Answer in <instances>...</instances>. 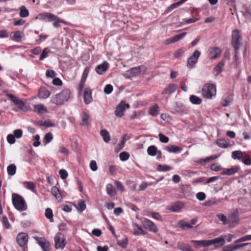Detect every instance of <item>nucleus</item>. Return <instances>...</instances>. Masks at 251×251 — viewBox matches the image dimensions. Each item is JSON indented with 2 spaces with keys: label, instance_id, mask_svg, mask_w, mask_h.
Here are the masks:
<instances>
[{
  "label": "nucleus",
  "instance_id": "f257e3e1",
  "mask_svg": "<svg viewBox=\"0 0 251 251\" xmlns=\"http://www.w3.org/2000/svg\"><path fill=\"white\" fill-rule=\"evenodd\" d=\"M12 202L15 208L20 212L27 209V205L23 197L17 193L12 195Z\"/></svg>",
  "mask_w": 251,
  "mask_h": 251
},
{
  "label": "nucleus",
  "instance_id": "f03ea898",
  "mask_svg": "<svg viewBox=\"0 0 251 251\" xmlns=\"http://www.w3.org/2000/svg\"><path fill=\"white\" fill-rule=\"evenodd\" d=\"M71 92L69 89H65L51 98V102L56 105H61L64 101H68L70 97Z\"/></svg>",
  "mask_w": 251,
  "mask_h": 251
},
{
  "label": "nucleus",
  "instance_id": "7ed1b4c3",
  "mask_svg": "<svg viewBox=\"0 0 251 251\" xmlns=\"http://www.w3.org/2000/svg\"><path fill=\"white\" fill-rule=\"evenodd\" d=\"M216 94V86L213 84H205L202 89V95L205 99H211Z\"/></svg>",
  "mask_w": 251,
  "mask_h": 251
},
{
  "label": "nucleus",
  "instance_id": "20e7f679",
  "mask_svg": "<svg viewBox=\"0 0 251 251\" xmlns=\"http://www.w3.org/2000/svg\"><path fill=\"white\" fill-rule=\"evenodd\" d=\"M54 240L56 249L63 250L64 248L66 242L64 235L62 233H57L54 237Z\"/></svg>",
  "mask_w": 251,
  "mask_h": 251
},
{
  "label": "nucleus",
  "instance_id": "39448f33",
  "mask_svg": "<svg viewBox=\"0 0 251 251\" xmlns=\"http://www.w3.org/2000/svg\"><path fill=\"white\" fill-rule=\"evenodd\" d=\"M241 38L240 31L238 29L234 30L232 33V45L236 51H237L241 46Z\"/></svg>",
  "mask_w": 251,
  "mask_h": 251
},
{
  "label": "nucleus",
  "instance_id": "423d86ee",
  "mask_svg": "<svg viewBox=\"0 0 251 251\" xmlns=\"http://www.w3.org/2000/svg\"><path fill=\"white\" fill-rule=\"evenodd\" d=\"M6 96L8 97L20 110L25 111L26 109V106L22 100L11 94L7 93L6 94Z\"/></svg>",
  "mask_w": 251,
  "mask_h": 251
},
{
  "label": "nucleus",
  "instance_id": "0eeeda50",
  "mask_svg": "<svg viewBox=\"0 0 251 251\" xmlns=\"http://www.w3.org/2000/svg\"><path fill=\"white\" fill-rule=\"evenodd\" d=\"M201 55V52L198 50H196L190 56L187 61V66L188 68L192 69L195 67V64L198 62V59Z\"/></svg>",
  "mask_w": 251,
  "mask_h": 251
},
{
  "label": "nucleus",
  "instance_id": "6e6552de",
  "mask_svg": "<svg viewBox=\"0 0 251 251\" xmlns=\"http://www.w3.org/2000/svg\"><path fill=\"white\" fill-rule=\"evenodd\" d=\"M37 244L41 247L43 251H50V242L44 237L35 236L33 237Z\"/></svg>",
  "mask_w": 251,
  "mask_h": 251
},
{
  "label": "nucleus",
  "instance_id": "1a4fd4ad",
  "mask_svg": "<svg viewBox=\"0 0 251 251\" xmlns=\"http://www.w3.org/2000/svg\"><path fill=\"white\" fill-rule=\"evenodd\" d=\"M129 105L125 101H122L117 106L115 111V115L118 117H122L125 113L126 109L128 108Z\"/></svg>",
  "mask_w": 251,
  "mask_h": 251
},
{
  "label": "nucleus",
  "instance_id": "9d476101",
  "mask_svg": "<svg viewBox=\"0 0 251 251\" xmlns=\"http://www.w3.org/2000/svg\"><path fill=\"white\" fill-rule=\"evenodd\" d=\"M221 50L219 47H210L208 49L207 54L211 59H214L219 57L221 55Z\"/></svg>",
  "mask_w": 251,
  "mask_h": 251
},
{
  "label": "nucleus",
  "instance_id": "9b49d317",
  "mask_svg": "<svg viewBox=\"0 0 251 251\" xmlns=\"http://www.w3.org/2000/svg\"><path fill=\"white\" fill-rule=\"evenodd\" d=\"M28 238V237L26 233L21 232L18 234L16 241L20 247L25 248L27 247Z\"/></svg>",
  "mask_w": 251,
  "mask_h": 251
},
{
  "label": "nucleus",
  "instance_id": "f8f14e48",
  "mask_svg": "<svg viewBox=\"0 0 251 251\" xmlns=\"http://www.w3.org/2000/svg\"><path fill=\"white\" fill-rule=\"evenodd\" d=\"M173 113L178 114L180 115L187 114L189 113L188 109L182 104L179 102H176V106L174 107Z\"/></svg>",
  "mask_w": 251,
  "mask_h": 251
},
{
  "label": "nucleus",
  "instance_id": "ddd939ff",
  "mask_svg": "<svg viewBox=\"0 0 251 251\" xmlns=\"http://www.w3.org/2000/svg\"><path fill=\"white\" fill-rule=\"evenodd\" d=\"M143 224L146 228L150 231L156 233L158 231V228L156 225L151 220L145 219L143 221Z\"/></svg>",
  "mask_w": 251,
  "mask_h": 251
},
{
  "label": "nucleus",
  "instance_id": "4468645a",
  "mask_svg": "<svg viewBox=\"0 0 251 251\" xmlns=\"http://www.w3.org/2000/svg\"><path fill=\"white\" fill-rule=\"evenodd\" d=\"M39 18L43 21L46 22H50L55 20L57 18L56 15L49 12H44L41 13L39 15Z\"/></svg>",
  "mask_w": 251,
  "mask_h": 251
},
{
  "label": "nucleus",
  "instance_id": "2eb2a0df",
  "mask_svg": "<svg viewBox=\"0 0 251 251\" xmlns=\"http://www.w3.org/2000/svg\"><path fill=\"white\" fill-rule=\"evenodd\" d=\"M249 245V243H243L240 245L233 246L232 245H228L224 246L223 248V251H235Z\"/></svg>",
  "mask_w": 251,
  "mask_h": 251
},
{
  "label": "nucleus",
  "instance_id": "dca6fc26",
  "mask_svg": "<svg viewBox=\"0 0 251 251\" xmlns=\"http://www.w3.org/2000/svg\"><path fill=\"white\" fill-rule=\"evenodd\" d=\"M109 64L107 61H103L100 65H98L95 70L99 75H102L108 69Z\"/></svg>",
  "mask_w": 251,
  "mask_h": 251
},
{
  "label": "nucleus",
  "instance_id": "f3484780",
  "mask_svg": "<svg viewBox=\"0 0 251 251\" xmlns=\"http://www.w3.org/2000/svg\"><path fill=\"white\" fill-rule=\"evenodd\" d=\"M184 204L183 203L181 202H177L170 205L167 208V209L174 212H178L181 210Z\"/></svg>",
  "mask_w": 251,
  "mask_h": 251
},
{
  "label": "nucleus",
  "instance_id": "a211bd4d",
  "mask_svg": "<svg viewBox=\"0 0 251 251\" xmlns=\"http://www.w3.org/2000/svg\"><path fill=\"white\" fill-rule=\"evenodd\" d=\"M177 88V85L175 84H170L166 87H165L162 94L170 95L175 92Z\"/></svg>",
  "mask_w": 251,
  "mask_h": 251
},
{
  "label": "nucleus",
  "instance_id": "6ab92c4d",
  "mask_svg": "<svg viewBox=\"0 0 251 251\" xmlns=\"http://www.w3.org/2000/svg\"><path fill=\"white\" fill-rule=\"evenodd\" d=\"M50 95V92L45 87H41L38 92V97L41 99H46Z\"/></svg>",
  "mask_w": 251,
  "mask_h": 251
},
{
  "label": "nucleus",
  "instance_id": "aec40b11",
  "mask_svg": "<svg viewBox=\"0 0 251 251\" xmlns=\"http://www.w3.org/2000/svg\"><path fill=\"white\" fill-rule=\"evenodd\" d=\"M84 102L86 104L90 103L92 101V92L90 89L86 88L84 91Z\"/></svg>",
  "mask_w": 251,
  "mask_h": 251
},
{
  "label": "nucleus",
  "instance_id": "412c9836",
  "mask_svg": "<svg viewBox=\"0 0 251 251\" xmlns=\"http://www.w3.org/2000/svg\"><path fill=\"white\" fill-rule=\"evenodd\" d=\"M190 242L196 247L209 246L208 240H191Z\"/></svg>",
  "mask_w": 251,
  "mask_h": 251
},
{
  "label": "nucleus",
  "instance_id": "4be33fe9",
  "mask_svg": "<svg viewBox=\"0 0 251 251\" xmlns=\"http://www.w3.org/2000/svg\"><path fill=\"white\" fill-rule=\"evenodd\" d=\"M165 150L169 152L174 153H180L182 151V149L180 147L176 145L167 146L165 147Z\"/></svg>",
  "mask_w": 251,
  "mask_h": 251
},
{
  "label": "nucleus",
  "instance_id": "5701e85b",
  "mask_svg": "<svg viewBox=\"0 0 251 251\" xmlns=\"http://www.w3.org/2000/svg\"><path fill=\"white\" fill-rule=\"evenodd\" d=\"M142 70L144 71L146 70V68L144 66L132 68L129 71L131 75L132 76H135L139 75Z\"/></svg>",
  "mask_w": 251,
  "mask_h": 251
},
{
  "label": "nucleus",
  "instance_id": "b1692460",
  "mask_svg": "<svg viewBox=\"0 0 251 251\" xmlns=\"http://www.w3.org/2000/svg\"><path fill=\"white\" fill-rule=\"evenodd\" d=\"M186 34L187 33L185 32L173 36V37L167 40L168 42L167 44L174 43L179 41L180 40L183 39L185 36Z\"/></svg>",
  "mask_w": 251,
  "mask_h": 251
},
{
  "label": "nucleus",
  "instance_id": "393cba45",
  "mask_svg": "<svg viewBox=\"0 0 251 251\" xmlns=\"http://www.w3.org/2000/svg\"><path fill=\"white\" fill-rule=\"evenodd\" d=\"M81 125L83 126H88L90 125L89 119L90 117L88 113L85 112H83L81 114Z\"/></svg>",
  "mask_w": 251,
  "mask_h": 251
},
{
  "label": "nucleus",
  "instance_id": "a878e982",
  "mask_svg": "<svg viewBox=\"0 0 251 251\" xmlns=\"http://www.w3.org/2000/svg\"><path fill=\"white\" fill-rule=\"evenodd\" d=\"M208 241L209 246L212 245H216L218 244H220L221 246H223L225 244V240L223 236L216 238L212 240H209Z\"/></svg>",
  "mask_w": 251,
  "mask_h": 251
},
{
  "label": "nucleus",
  "instance_id": "bb28decb",
  "mask_svg": "<svg viewBox=\"0 0 251 251\" xmlns=\"http://www.w3.org/2000/svg\"><path fill=\"white\" fill-rule=\"evenodd\" d=\"M51 192L52 195L54 196L58 201H61L62 200V197L59 190L56 186H54L51 188Z\"/></svg>",
  "mask_w": 251,
  "mask_h": 251
},
{
  "label": "nucleus",
  "instance_id": "cd10ccee",
  "mask_svg": "<svg viewBox=\"0 0 251 251\" xmlns=\"http://www.w3.org/2000/svg\"><path fill=\"white\" fill-rule=\"evenodd\" d=\"M239 169H240V167L239 166L227 169L226 170L224 171L221 173V174L223 175L230 176V175L235 174L236 173H237L238 172V171Z\"/></svg>",
  "mask_w": 251,
  "mask_h": 251
},
{
  "label": "nucleus",
  "instance_id": "c85d7f7f",
  "mask_svg": "<svg viewBox=\"0 0 251 251\" xmlns=\"http://www.w3.org/2000/svg\"><path fill=\"white\" fill-rule=\"evenodd\" d=\"M232 99L229 95H225L223 96L221 103L223 106L226 107L229 105L231 102Z\"/></svg>",
  "mask_w": 251,
  "mask_h": 251
},
{
  "label": "nucleus",
  "instance_id": "c756f323",
  "mask_svg": "<svg viewBox=\"0 0 251 251\" xmlns=\"http://www.w3.org/2000/svg\"><path fill=\"white\" fill-rule=\"evenodd\" d=\"M217 145L220 148L226 149L230 146L229 143H228L225 139H219L216 141Z\"/></svg>",
  "mask_w": 251,
  "mask_h": 251
},
{
  "label": "nucleus",
  "instance_id": "7c9ffc66",
  "mask_svg": "<svg viewBox=\"0 0 251 251\" xmlns=\"http://www.w3.org/2000/svg\"><path fill=\"white\" fill-rule=\"evenodd\" d=\"M34 110L38 114H42L45 112H47V109L43 104H36L34 106Z\"/></svg>",
  "mask_w": 251,
  "mask_h": 251
},
{
  "label": "nucleus",
  "instance_id": "2f4dec72",
  "mask_svg": "<svg viewBox=\"0 0 251 251\" xmlns=\"http://www.w3.org/2000/svg\"><path fill=\"white\" fill-rule=\"evenodd\" d=\"M21 33L19 31H17L15 32H12L11 33V39L17 42H19L22 40V36L21 35Z\"/></svg>",
  "mask_w": 251,
  "mask_h": 251
},
{
  "label": "nucleus",
  "instance_id": "473e14b6",
  "mask_svg": "<svg viewBox=\"0 0 251 251\" xmlns=\"http://www.w3.org/2000/svg\"><path fill=\"white\" fill-rule=\"evenodd\" d=\"M106 192L108 195H109L110 196H114L115 195H116V189L111 184H107L106 185Z\"/></svg>",
  "mask_w": 251,
  "mask_h": 251
},
{
  "label": "nucleus",
  "instance_id": "72a5a7b5",
  "mask_svg": "<svg viewBox=\"0 0 251 251\" xmlns=\"http://www.w3.org/2000/svg\"><path fill=\"white\" fill-rule=\"evenodd\" d=\"M217 158V156L213 155L209 157H207L205 158H201L199 160H194V161L199 164H202L206 162H209Z\"/></svg>",
  "mask_w": 251,
  "mask_h": 251
},
{
  "label": "nucleus",
  "instance_id": "f704fd0d",
  "mask_svg": "<svg viewBox=\"0 0 251 251\" xmlns=\"http://www.w3.org/2000/svg\"><path fill=\"white\" fill-rule=\"evenodd\" d=\"M100 134L105 143H108L110 140L109 133L107 130L102 129L100 130Z\"/></svg>",
  "mask_w": 251,
  "mask_h": 251
},
{
  "label": "nucleus",
  "instance_id": "c9c22d12",
  "mask_svg": "<svg viewBox=\"0 0 251 251\" xmlns=\"http://www.w3.org/2000/svg\"><path fill=\"white\" fill-rule=\"evenodd\" d=\"M225 63V61L224 60H222L214 68V72H216L215 75L216 76L222 71Z\"/></svg>",
  "mask_w": 251,
  "mask_h": 251
},
{
  "label": "nucleus",
  "instance_id": "e433bc0d",
  "mask_svg": "<svg viewBox=\"0 0 251 251\" xmlns=\"http://www.w3.org/2000/svg\"><path fill=\"white\" fill-rule=\"evenodd\" d=\"M149 113L153 117L157 116L159 114V106L157 104H155L150 107Z\"/></svg>",
  "mask_w": 251,
  "mask_h": 251
},
{
  "label": "nucleus",
  "instance_id": "4c0bfd02",
  "mask_svg": "<svg viewBox=\"0 0 251 251\" xmlns=\"http://www.w3.org/2000/svg\"><path fill=\"white\" fill-rule=\"evenodd\" d=\"M147 152L149 155L154 156L157 152V148L154 145L150 146L148 148Z\"/></svg>",
  "mask_w": 251,
  "mask_h": 251
},
{
  "label": "nucleus",
  "instance_id": "58836bf2",
  "mask_svg": "<svg viewBox=\"0 0 251 251\" xmlns=\"http://www.w3.org/2000/svg\"><path fill=\"white\" fill-rule=\"evenodd\" d=\"M24 186L33 192H36L35 185L31 181H25L24 182Z\"/></svg>",
  "mask_w": 251,
  "mask_h": 251
},
{
  "label": "nucleus",
  "instance_id": "ea45409f",
  "mask_svg": "<svg viewBox=\"0 0 251 251\" xmlns=\"http://www.w3.org/2000/svg\"><path fill=\"white\" fill-rule=\"evenodd\" d=\"M19 15L22 18H26L28 16V10L25 6H22L20 7Z\"/></svg>",
  "mask_w": 251,
  "mask_h": 251
},
{
  "label": "nucleus",
  "instance_id": "a19ab883",
  "mask_svg": "<svg viewBox=\"0 0 251 251\" xmlns=\"http://www.w3.org/2000/svg\"><path fill=\"white\" fill-rule=\"evenodd\" d=\"M190 101L193 104H200L201 102L200 98L195 95H191L189 98Z\"/></svg>",
  "mask_w": 251,
  "mask_h": 251
},
{
  "label": "nucleus",
  "instance_id": "79ce46f5",
  "mask_svg": "<svg viewBox=\"0 0 251 251\" xmlns=\"http://www.w3.org/2000/svg\"><path fill=\"white\" fill-rule=\"evenodd\" d=\"M52 139H53V136L51 133L49 132V133H47L45 135V136L43 138V142L44 145L46 146L48 144L50 143L52 141Z\"/></svg>",
  "mask_w": 251,
  "mask_h": 251
},
{
  "label": "nucleus",
  "instance_id": "37998d69",
  "mask_svg": "<svg viewBox=\"0 0 251 251\" xmlns=\"http://www.w3.org/2000/svg\"><path fill=\"white\" fill-rule=\"evenodd\" d=\"M7 173L9 176H13L16 171V166L15 164H11L7 168Z\"/></svg>",
  "mask_w": 251,
  "mask_h": 251
},
{
  "label": "nucleus",
  "instance_id": "c03bdc74",
  "mask_svg": "<svg viewBox=\"0 0 251 251\" xmlns=\"http://www.w3.org/2000/svg\"><path fill=\"white\" fill-rule=\"evenodd\" d=\"M243 157V152L241 151H235L232 152V158L234 159H240Z\"/></svg>",
  "mask_w": 251,
  "mask_h": 251
},
{
  "label": "nucleus",
  "instance_id": "a18cd8bd",
  "mask_svg": "<svg viewBox=\"0 0 251 251\" xmlns=\"http://www.w3.org/2000/svg\"><path fill=\"white\" fill-rule=\"evenodd\" d=\"M45 215L46 217L50 220V222H52L53 221L52 210L51 208H47L45 210Z\"/></svg>",
  "mask_w": 251,
  "mask_h": 251
},
{
  "label": "nucleus",
  "instance_id": "49530a36",
  "mask_svg": "<svg viewBox=\"0 0 251 251\" xmlns=\"http://www.w3.org/2000/svg\"><path fill=\"white\" fill-rule=\"evenodd\" d=\"M172 169L171 167L166 165H159L157 167V170L159 172H166Z\"/></svg>",
  "mask_w": 251,
  "mask_h": 251
},
{
  "label": "nucleus",
  "instance_id": "de8ad7c7",
  "mask_svg": "<svg viewBox=\"0 0 251 251\" xmlns=\"http://www.w3.org/2000/svg\"><path fill=\"white\" fill-rule=\"evenodd\" d=\"M117 244L122 248H126L127 245V239L125 237L122 240H118Z\"/></svg>",
  "mask_w": 251,
  "mask_h": 251
},
{
  "label": "nucleus",
  "instance_id": "09e8293b",
  "mask_svg": "<svg viewBox=\"0 0 251 251\" xmlns=\"http://www.w3.org/2000/svg\"><path fill=\"white\" fill-rule=\"evenodd\" d=\"M179 225L182 229H189L192 227V226L188 222H180Z\"/></svg>",
  "mask_w": 251,
  "mask_h": 251
},
{
  "label": "nucleus",
  "instance_id": "8fccbe9b",
  "mask_svg": "<svg viewBox=\"0 0 251 251\" xmlns=\"http://www.w3.org/2000/svg\"><path fill=\"white\" fill-rule=\"evenodd\" d=\"M50 52V50L48 48L44 49L40 55V56L39 57V60H43L44 59H45L46 57H47Z\"/></svg>",
  "mask_w": 251,
  "mask_h": 251
},
{
  "label": "nucleus",
  "instance_id": "3c124183",
  "mask_svg": "<svg viewBox=\"0 0 251 251\" xmlns=\"http://www.w3.org/2000/svg\"><path fill=\"white\" fill-rule=\"evenodd\" d=\"M249 240H251V235H246L244 236H243L239 238L238 239L235 240L234 242L237 243Z\"/></svg>",
  "mask_w": 251,
  "mask_h": 251
},
{
  "label": "nucleus",
  "instance_id": "603ef678",
  "mask_svg": "<svg viewBox=\"0 0 251 251\" xmlns=\"http://www.w3.org/2000/svg\"><path fill=\"white\" fill-rule=\"evenodd\" d=\"M48 36L47 34H40L39 36V38L36 40V44L37 45L40 44L41 43L44 42L47 39Z\"/></svg>",
  "mask_w": 251,
  "mask_h": 251
},
{
  "label": "nucleus",
  "instance_id": "864d4df0",
  "mask_svg": "<svg viewBox=\"0 0 251 251\" xmlns=\"http://www.w3.org/2000/svg\"><path fill=\"white\" fill-rule=\"evenodd\" d=\"M119 157L121 161H125L129 158V155L127 152L124 151L120 153Z\"/></svg>",
  "mask_w": 251,
  "mask_h": 251
},
{
  "label": "nucleus",
  "instance_id": "5fc2aeb1",
  "mask_svg": "<svg viewBox=\"0 0 251 251\" xmlns=\"http://www.w3.org/2000/svg\"><path fill=\"white\" fill-rule=\"evenodd\" d=\"M113 89V86L111 84H107L104 87V92L109 95L112 93Z\"/></svg>",
  "mask_w": 251,
  "mask_h": 251
},
{
  "label": "nucleus",
  "instance_id": "6e6d98bb",
  "mask_svg": "<svg viewBox=\"0 0 251 251\" xmlns=\"http://www.w3.org/2000/svg\"><path fill=\"white\" fill-rule=\"evenodd\" d=\"M56 75V73L51 70H47L46 72V76L51 78H54Z\"/></svg>",
  "mask_w": 251,
  "mask_h": 251
},
{
  "label": "nucleus",
  "instance_id": "4d7b16f0",
  "mask_svg": "<svg viewBox=\"0 0 251 251\" xmlns=\"http://www.w3.org/2000/svg\"><path fill=\"white\" fill-rule=\"evenodd\" d=\"M158 136L160 141L162 143H168L169 140V139L168 137L162 133H159Z\"/></svg>",
  "mask_w": 251,
  "mask_h": 251
},
{
  "label": "nucleus",
  "instance_id": "13d9d810",
  "mask_svg": "<svg viewBox=\"0 0 251 251\" xmlns=\"http://www.w3.org/2000/svg\"><path fill=\"white\" fill-rule=\"evenodd\" d=\"M180 5V4L179 1H177L176 3H173L172 4H171L170 6H169L167 8V9L166 10V12H169L171 11L172 10H173L174 9L178 7Z\"/></svg>",
  "mask_w": 251,
  "mask_h": 251
},
{
  "label": "nucleus",
  "instance_id": "bf43d9fd",
  "mask_svg": "<svg viewBox=\"0 0 251 251\" xmlns=\"http://www.w3.org/2000/svg\"><path fill=\"white\" fill-rule=\"evenodd\" d=\"M217 216L219 218V220L223 223L224 225H226V224L227 219L226 215L223 214H219Z\"/></svg>",
  "mask_w": 251,
  "mask_h": 251
},
{
  "label": "nucleus",
  "instance_id": "052dcab7",
  "mask_svg": "<svg viewBox=\"0 0 251 251\" xmlns=\"http://www.w3.org/2000/svg\"><path fill=\"white\" fill-rule=\"evenodd\" d=\"M184 53V50L182 49H179L176 50L174 53V56L176 58H180Z\"/></svg>",
  "mask_w": 251,
  "mask_h": 251
},
{
  "label": "nucleus",
  "instance_id": "680f3d73",
  "mask_svg": "<svg viewBox=\"0 0 251 251\" xmlns=\"http://www.w3.org/2000/svg\"><path fill=\"white\" fill-rule=\"evenodd\" d=\"M23 135V131L21 129H16L13 131V135L15 138H20Z\"/></svg>",
  "mask_w": 251,
  "mask_h": 251
},
{
  "label": "nucleus",
  "instance_id": "e2e57ef3",
  "mask_svg": "<svg viewBox=\"0 0 251 251\" xmlns=\"http://www.w3.org/2000/svg\"><path fill=\"white\" fill-rule=\"evenodd\" d=\"M7 141L10 144H13L15 142V138L13 134H9L7 136Z\"/></svg>",
  "mask_w": 251,
  "mask_h": 251
},
{
  "label": "nucleus",
  "instance_id": "0e129e2a",
  "mask_svg": "<svg viewBox=\"0 0 251 251\" xmlns=\"http://www.w3.org/2000/svg\"><path fill=\"white\" fill-rule=\"evenodd\" d=\"M59 173L60 175V177L62 179H65L67 177L68 174L66 170L64 169H61Z\"/></svg>",
  "mask_w": 251,
  "mask_h": 251
},
{
  "label": "nucleus",
  "instance_id": "69168bd1",
  "mask_svg": "<svg viewBox=\"0 0 251 251\" xmlns=\"http://www.w3.org/2000/svg\"><path fill=\"white\" fill-rule=\"evenodd\" d=\"M52 84L55 86H60L62 85L63 83L60 78L55 77L52 80Z\"/></svg>",
  "mask_w": 251,
  "mask_h": 251
},
{
  "label": "nucleus",
  "instance_id": "338daca9",
  "mask_svg": "<svg viewBox=\"0 0 251 251\" xmlns=\"http://www.w3.org/2000/svg\"><path fill=\"white\" fill-rule=\"evenodd\" d=\"M78 205L81 211H84L86 207L85 201L82 200H79L78 202Z\"/></svg>",
  "mask_w": 251,
  "mask_h": 251
},
{
  "label": "nucleus",
  "instance_id": "774afa93",
  "mask_svg": "<svg viewBox=\"0 0 251 251\" xmlns=\"http://www.w3.org/2000/svg\"><path fill=\"white\" fill-rule=\"evenodd\" d=\"M197 198L200 201H202L205 199L206 195L203 192H199L196 195Z\"/></svg>",
  "mask_w": 251,
  "mask_h": 251
}]
</instances>
